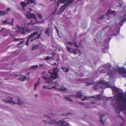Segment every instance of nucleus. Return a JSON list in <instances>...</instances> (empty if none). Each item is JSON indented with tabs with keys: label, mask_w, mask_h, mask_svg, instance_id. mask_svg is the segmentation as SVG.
Listing matches in <instances>:
<instances>
[{
	"label": "nucleus",
	"mask_w": 126,
	"mask_h": 126,
	"mask_svg": "<svg viewBox=\"0 0 126 126\" xmlns=\"http://www.w3.org/2000/svg\"><path fill=\"white\" fill-rule=\"evenodd\" d=\"M29 13L27 14L26 16L28 18H32L29 23H25L22 25L21 27L18 26V25L16 26L18 32L21 34H24L31 32V31H33L35 29H34V27H32L34 24L42 23V22L37 20L35 16L34 15L31 14L30 12H29Z\"/></svg>",
	"instance_id": "obj_1"
},
{
	"label": "nucleus",
	"mask_w": 126,
	"mask_h": 126,
	"mask_svg": "<svg viewBox=\"0 0 126 126\" xmlns=\"http://www.w3.org/2000/svg\"><path fill=\"white\" fill-rule=\"evenodd\" d=\"M49 75L47 74L45 77H43L45 79L46 82L49 84L48 86L44 85L43 88L45 89H48L50 90L53 88L55 89V82L53 80L55 79V68H54L52 70L48 71Z\"/></svg>",
	"instance_id": "obj_2"
},
{
	"label": "nucleus",
	"mask_w": 126,
	"mask_h": 126,
	"mask_svg": "<svg viewBox=\"0 0 126 126\" xmlns=\"http://www.w3.org/2000/svg\"><path fill=\"white\" fill-rule=\"evenodd\" d=\"M107 83L105 82V81L103 80H100L96 84V85L93 87V89L94 90H97L98 89L102 88V85L104 84H106Z\"/></svg>",
	"instance_id": "obj_3"
},
{
	"label": "nucleus",
	"mask_w": 126,
	"mask_h": 126,
	"mask_svg": "<svg viewBox=\"0 0 126 126\" xmlns=\"http://www.w3.org/2000/svg\"><path fill=\"white\" fill-rule=\"evenodd\" d=\"M111 65L110 64H108L106 65V68L105 69L106 71L102 72L103 73H107V75L108 76H112L113 74V71L110 69V67Z\"/></svg>",
	"instance_id": "obj_4"
},
{
	"label": "nucleus",
	"mask_w": 126,
	"mask_h": 126,
	"mask_svg": "<svg viewBox=\"0 0 126 126\" xmlns=\"http://www.w3.org/2000/svg\"><path fill=\"white\" fill-rule=\"evenodd\" d=\"M57 124L63 126H70L69 124L63 121H59L58 122L56 121V124Z\"/></svg>",
	"instance_id": "obj_5"
},
{
	"label": "nucleus",
	"mask_w": 126,
	"mask_h": 126,
	"mask_svg": "<svg viewBox=\"0 0 126 126\" xmlns=\"http://www.w3.org/2000/svg\"><path fill=\"white\" fill-rule=\"evenodd\" d=\"M12 21L11 22H8L7 19V18L5 20H3L2 21V24L3 25L8 24L9 25H13V22L14 21L13 18H12Z\"/></svg>",
	"instance_id": "obj_6"
},
{
	"label": "nucleus",
	"mask_w": 126,
	"mask_h": 126,
	"mask_svg": "<svg viewBox=\"0 0 126 126\" xmlns=\"http://www.w3.org/2000/svg\"><path fill=\"white\" fill-rule=\"evenodd\" d=\"M38 33V31H34L28 37L31 39V41H32L33 40L32 38L37 35Z\"/></svg>",
	"instance_id": "obj_7"
},
{
	"label": "nucleus",
	"mask_w": 126,
	"mask_h": 126,
	"mask_svg": "<svg viewBox=\"0 0 126 126\" xmlns=\"http://www.w3.org/2000/svg\"><path fill=\"white\" fill-rule=\"evenodd\" d=\"M67 50L70 51L71 53H73L74 54H77V52L76 51V50H78V49L77 48H76L74 49H71V48L70 47L67 46Z\"/></svg>",
	"instance_id": "obj_8"
},
{
	"label": "nucleus",
	"mask_w": 126,
	"mask_h": 126,
	"mask_svg": "<svg viewBox=\"0 0 126 126\" xmlns=\"http://www.w3.org/2000/svg\"><path fill=\"white\" fill-rule=\"evenodd\" d=\"M0 32H1V34L3 36H6L8 35L7 33V30L4 28L2 29L0 31Z\"/></svg>",
	"instance_id": "obj_9"
},
{
	"label": "nucleus",
	"mask_w": 126,
	"mask_h": 126,
	"mask_svg": "<svg viewBox=\"0 0 126 126\" xmlns=\"http://www.w3.org/2000/svg\"><path fill=\"white\" fill-rule=\"evenodd\" d=\"M102 96V95L101 94H97L93 96H90V97L91 98V99L94 98L95 99L99 100L101 99Z\"/></svg>",
	"instance_id": "obj_10"
},
{
	"label": "nucleus",
	"mask_w": 126,
	"mask_h": 126,
	"mask_svg": "<svg viewBox=\"0 0 126 126\" xmlns=\"http://www.w3.org/2000/svg\"><path fill=\"white\" fill-rule=\"evenodd\" d=\"M125 95L126 96V93L125 94ZM118 95L119 97L121 99L122 101H123L124 100L126 101V98L125 99H124L123 98L124 96V95L123 93H119L118 94Z\"/></svg>",
	"instance_id": "obj_11"
},
{
	"label": "nucleus",
	"mask_w": 126,
	"mask_h": 126,
	"mask_svg": "<svg viewBox=\"0 0 126 126\" xmlns=\"http://www.w3.org/2000/svg\"><path fill=\"white\" fill-rule=\"evenodd\" d=\"M3 101H5L6 102L9 103H13L14 104H15L16 103L14 102L13 101V99L11 97H10L8 98L7 100H3Z\"/></svg>",
	"instance_id": "obj_12"
},
{
	"label": "nucleus",
	"mask_w": 126,
	"mask_h": 126,
	"mask_svg": "<svg viewBox=\"0 0 126 126\" xmlns=\"http://www.w3.org/2000/svg\"><path fill=\"white\" fill-rule=\"evenodd\" d=\"M120 18L121 19V21L120 22V23H121V26H122L123 25V22L126 20V15H125L123 16H121L120 17Z\"/></svg>",
	"instance_id": "obj_13"
},
{
	"label": "nucleus",
	"mask_w": 126,
	"mask_h": 126,
	"mask_svg": "<svg viewBox=\"0 0 126 126\" xmlns=\"http://www.w3.org/2000/svg\"><path fill=\"white\" fill-rule=\"evenodd\" d=\"M55 89L56 90H59L62 91H64L67 90V89L66 88H64V86L63 85H62L61 87V88L58 89L56 88Z\"/></svg>",
	"instance_id": "obj_14"
},
{
	"label": "nucleus",
	"mask_w": 126,
	"mask_h": 126,
	"mask_svg": "<svg viewBox=\"0 0 126 126\" xmlns=\"http://www.w3.org/2000/svg\"><path fill=\"white\" fill-rule=\"evenodd\" d=\"M72 3V1L69 0L64 4L63 5L64 6H65V7H66L67 6L70 5Z\"/></svg>",
	"instance_id": "obj_15"
},
{
	"label": "nucleus",
	"mask_w": 126,
	"mask_h": 126,
	"mask_svg": "<svg viewBox=\"0 0 126 126\" xmlns=\"http://www.w3.org/2000/svg\"><path fill=\"white\" fill-rule=\"evenodd\" d=\"M67 1V0H58L57 2V5H59L60 3H65Z\"/></svg>",
	"instance_id": "obj_16"
},
{
	"label": "nucleus",
	"mask_w": 126,
	"mask_h": 126,
	"mask_svg": "<svg viewBox=\"0 0 126 126\" xmlns=\"http://www.w3.org/2000/svg\"><path fill=\"white\" fill-rule=\"evenodd\" d=\"M20 4L21 6L22 7L24 10L25 7H26V5L28 4L27 3L26 4L25 2L22 1L20 3Z\"/></svg>",
	"instance_id": "obj_17"
},
{
	"label": "nucleus",
	"mask_w": 126,
	"mask_h": 126,
	"mask_svg": "<svg viewBox=\"0 0 126 126\" xmlns=\"http://www.w3.org/2000/svg\"><path fill=\"white\" fill-rule=\"evenodd\" d=\"M115 11H112L108 10H107V13L106 14V16H108L109 15V14H114L115 13Z\"/></svg>",
	"instance_id": "obj_18"
},
{
	"label": "nucleus",
	"mask_w": 126,
	"mask_h": 126,
	"mask_svg": "<svg viewBox=\"0 0 126 126\" xmlns=\"http://www.w3.org/2000/svg\"><path fill=\"white\" fill-rule=\"evenodd\" d=\"M81 91H79V92H78L77 93V95H73V96H74L75 97H81L82 96V93H81Z\"/></svg>",
	"instance_id": "obj_19"
},
{
	"label": "nucleus",
	"mask_w": 126,
	"mask_h": 126,
	"mask_svg": "<svg viewBox=\"0 0 126 126\" xmlns=\"http://www.w3.org/2000/svg\"><path fill=\"white\" fill-rule=\"evenodd\" d=\"M116 112L117 114H119L121 112V110L120 109V107L117 106L116 107Z\"/></svg>",
	"instance_id": "obj_20"
},
{
	"label": "nucleus",
	"mask_w": 126,
	"mask_h": 126,
	"mask_svg": "<svg viewBox=\"0 0 126 126\" xmlns=\"http://www.w3.org/2000/svg\"><path fill=\"white\" fill-rule=\"evenodd\" d=\"M41 82V81L39 79L37 83H35L34 84V89L35 90L36 89L37 86L38 85L39 83Z\"/></svg>",
	"instance_id": "obj_21"
},
{
	"label": "nucleus",
	"mask_w": 126,
	"mask_h": 126,
	"mask_svg": "<svg viewBox=\"0 0 126 126\" xmlns=\"http://www.w3.org/2000/svg\"><path fill=\"white\" fill-rule=\"evenodd\" d=\"M26 1L27 4H29L30 3H33L35 5H37V4L32 0H27Z\"/></svg>",
	"instance_id": "obj_22"
},
{
	"label": "nucleus",
	"mask_w": 126,
	"mask_h": 126,
	"mask_svg": "<svg viewBox=\"0 0 126 126\" xmlns=\"http://www.w3.org/2000/svg\"><path fill=\"white\" fill-rule=\"evenodd\" d=\"M91 99V98L90 97H87L86 96H85L81 100L85 101L87 99L91 100H92Z\"/></svg>",
	"instance_id": "obj_23"
},
{
	"label": "nucleus",
	"mask_w": 126,
	"mask_h": 126,
	"mask_svg": "<svg viewBox=\"0 0 126 126\" xmlns=\"http://www.w3.org/2000/svg\"><path fill=\"white\" fill-rule=\"evenodd\" d=\"M66 7H65V6H64V5L62 6L60 9V11L61 13H62L65 10Z\"/></svg>",
	"instance_id": "obj_24"
},
{
	"label": "nucleus",
	"mask_w": 126,
	"mask_h": 126,
	"mask_svg": "<svg viewBox=\"0 0 126 126\" xmlns=\"http://www.w3.org/2000/svg\"><path fill=\"white\" fill-rule=\"evenodd\" d=\"M18 102L16 103V104L18 105H22L23 102L19 99H18Z\"/></svg>",
	"instance_id": "obj_25"
},
{
	"label": "nucleus",
	"mask_w": 126,
	"mask_h": 126,
	"mask_svg": "<svg viewBox=\"0 0 126 126\" xmlns=\"http://www.w3.org/2000/svg\"><path fill=\"white\" fill-rule=\"evenodd\" d=\"M39 45L37 44V45H33L32 46V50H33L34 49H37L38 48Z\"/></svg>",
	"instance_id": "obj_26"
},
{
	"label": "nucleus",
	"mask_w": 126,
	"mask_h": 126,
	"mask_svg": "<svg viewBox=\"0 0 126 126\" xmlns=\"http://www.w3.org/2000/svg\"><path fill=\"white\" fill-rule=\"evenodd\" d=\"M55 16V10L50 15V17L52 20H53V18Z\"/></svg>",
	"instance_id": "obj_27"
},
{
	"label": "nucleus",
	"mask_w": 126,
	"mask_h": 126,
	"mask_svg": "<svg viewBox=\"0 0 126 126\" xmlns=\"http://www.w3.org/2000/svg\"><path fill=\"white\" fill-rule=\"evenodd\" d=\"M111 89L113 92H116L118 91V89L117 87H114L113 86Z\"/></svg>",
	"instance_id": "obj_28"
},
{
	"label": "nucleus",
	"mask_w": 126,
	"mask_h": 126,
	"mask_svg": "<svg viewBox=\"0 0 126 126\" xmlns=\"http://www.w3.org/2000/svg\"><path fill=\"white\" fill-rule=\"evenodd\" d=\"M7 13L6 12H5L4 11H1L0 10V16H1L5 15Z\"/></svg>",
	"instance_id": "obj_29"
},
{
	"label": "nucleus",
	"mask_w": 126,
	"mask_h": 126,
	"mask_svg": "<svg viewBox=\"0 0 126 126\" xmlns=\"http://www.w3.org/2000/svg\"><path fill=\"white\" fill-rule=\"evenodd\" d=\"M62 69L63 71L66 72H67L69 70V69L68 68H66L64 67H62Z\"/></svg>",
	"instance_id": "obj_30"
},
{
	"label": "nucleus",
	"mask_w": 126,
	"mask_h": 126,
	"mask_svg": "<svg viewBox=\"0 0 126 126\" xmlns=\"http://www.w3.org/2000/svg\"><path fill=\"white\" fill-rule=\"evenodd\" d=\"M50 121L51 122H49V123L50 124H55V120L54 119H50Z\"/></svg>",
	"instance_id": "obj_31"
},
{
	"label": "nucleus",
	"mask_w": 126,
	"mask_h": 126,
	"mask_svg": "<svg viewBox=\"0 0 126 126\" xmlns=\"http://www.w3.org/2000/svg\"><path fill=\"white\" fill-rule=\"evenodd\" d=\"M49 28H47V29L45 30V33L47 35H49Z\"/></svg>",
	"instance_id": "obj_32"
},
{
	"label": "nucleus",
	"mask_w": 126,
	"mask_h": 126,
	"mask_svg": "<svg viewBox=\"0 0 126 126\" xmlns=\"http://www.w3.org/2000/svg\"><path fill=\"white\" fill-rule=\"evenodd\" d=\"M104 115L102 114L101 115H100V121L103 124H104V122L102 120V118L103 116Z\"/></svg>",
	"instance_id": "obj_33"
},
{
	"label": "nucleus",
	"mask_w": 126,
	"mask_h": 126,
	"mask_svg": "<svg viewBox=\"0 0 126 126\" xmlns=\"http://www.w3.org/2000/svg\"><path fill=\"white\" fill-rule=\"evenodd\" d=\"M29 41H31V39L30 38H29V37H28L27 38V40L26 41V45L27 46H28V44H29Z\"/></svg>",
	"instance_id": "obj_34"
},
{
	"label": "nucleus",
	"mask_w": 126,
	"mask_h": 126,
	"mask_svg": "<svg viewBox=\"0 0 126 126\" xmlns=\"http://www.w3.org/2000/svg\"><path fill=\"white\" fill-rule=\"evenodd\" d=\"M64 98L65 99L68 100L69 101L71 102L72 101V100H71L69 97L65 96L64 97Z\"/></svg>",
	"instance_id": "obj_35"
},
{
	"label": "nucleus",
	"mask_w": 126,
	"mask_h": 126,
	"mask_svg": "<svg viewBox=\"0 0 126 126\" xmlns=\"http://www.w3.org/2000/svg\"><path fill=\"white\" fill-rule=\"evenodd\" d=\"M26 79V77H20L19 79L22 81H24Z\"/></svg>",
	"instance_id": "obj_36"
},
{
	"label": "nucleus",
	"mask_w": 126,
	"mask_h": 126,
	"mask_svg": "<svg viewBox=\"0 0 126 126\" xmlns=\"http://www.w3.org/2000/svg\"><path fill=\"white\" fill-rule=\"evenodd\" d=\"M38 66L37 65H35L32 66L31 67V68L33 69H35L36 68H37Z\"/></svg>",
	"instance_id": "obj_37"
},
{
	"label": "nucleus",
	"mask_w": 126,
	"mask_h": 126,
	"mask_svg": "<svg viewBox=\"0 0 126 126\" xmlns=\"http://www.w3.org/2000/svg\"><path fill=\"white\" fill-rule=\"evenodd\" d=\"M23 39L22 38H15L14 40V41H17L22 40Z\"/></svg>",
	"instance_id": "obj_38"
},
{
	"label": "nucleus",
	"mask_w": 126,
	"mask_h": 126,
	"mask_svg": "<svg viewBox=\"0 0 126 126\" xmlns=\"http://www.w3.org/2000/svg\"><path fill=\"white\" fill-rule=\"evenodd\" d=\"M106 85L107 88H111V89L113 86L112 85L109 84H107Z\"/></svg>",
	"instance_id": "obj_39"
},
{
	"label": "nucleus",
	"mask_w": 126,
	"mask_h": 126,
	"mask_svg": "<svg viewBox=\"0 0 126 126\" xmlns=\"http://www.w3.org/2000/svg\"><path fill=\"white\" fill-rule=\"evenodd\" d=\"M37 16L38 17L40 18H42V15L40 14L39 13H38L37 14Z\"/></svg>",
	"instance_id": "obj_40"
},
{
	"label": "nucleus",
	"mask_w": 126,
	"mask_h": 126,
	"mask_svg": "<svg viewBox=\"0 0 126 126\" xmlns=\"http://www.w3.org/2000/svg\"><path fill=\"white\" fill-rule=\"evenodd\" d=\"M117 33H115L114 34H113L112 35L114 36H115L118 35V34L119 33V31L118 30H117Z\"/></svg>",
	"instance_id": "obj_41"
},
{
	"label": "nucleus",
	"mask_w": 126,
	"mask_h": 126,
	"mask_svg": "<svg viewBox=\"0 0 126 126\" xmlns=\"http://www.w3.org/2000/svg\"><path fill=\"white\" fill-rule=\"evenodd\" d=\"M41 33H40L38 34V35L36 37V39H39L41 37Z\"/></svg>",
	"instance_id": "obj_42"
},
{
	"label": "nucleus",
	"mask_w": 126,
	"mask_h": 126,
	"mask_svg": "<svg viewBox=\"0 0 126 126\" xmlns=\"http://www.w3.org/2000/svg\"><path fill=\"white\" fill-rule=\"evenodd\" d=\"M58 78L59 77L58 73L57 72H56V79Z\"/></svg>",
	"instance_id": "obj_43"
},
{
	"label": "nucleus",
	"mask_w": 126,
	"mask_h": 126,
	"mask_svg": "<svg viewBox=\"0 0 126 126\" xmlns=\"http://www.w3.org/2000/svg\"><path fill=\"white\" fill-rule=\"evenodd\" d=\"M24 41H20L19 43L18 44V46L20 45V44H22L24 42Z\"/></svg>",
	"instance_id": "obj_44"
},
{
	"label": "nucleus",
	"mask_w": 126,
	"mask_h": 126,
	"mask_svg": "<svg viewBox=\"0 0 126 126\" xmlns=\"http://www.w3.org/2000/svg\"><path fill=\"white\" fill-rule=\"evenodd\" d=\"M74 46L76 47H78V45H77V43L76 42H75L74 43Z\"/></svg>",
	"instance_id": "obj_45"
},
{
	"label": "nucleus",
	"mask_w": 126,
	"mask_h": 126,
	"mask_svg": "<svg viewBox=\"0 0 126 126\" xmlns=\"http://www.w3.org/2000/svg\"><path fill=\"white\" fill-rule=\"evenodd\" d=\"M74 46L76 47H78V45H77V43L76 42H75L74 43Z\"/></svg>",
	"instance_id": "obj_46"
},
{
	"label": "nucleus",
	"mask_w": 126,
	"mask_h": 126,
	"mask_svg": "<svg viewBox=\"0 0 126 126\" xmlns=\"http://www.w3.org/2000/svg\"><path fill=\"white\" fill-rule=\"evenodd\" d=\"M49 59L50 57H49L48 56L47 57H46V58L44 59V60H48Z\"/></svg>",
	"instance_id": "obj_47"
},
{
	"label": "nucleus",
	"mask_w": 126,
	"mask_h": 126,
	"mask_svg": "<svg viewBox=\"0 0 126 126\" xmlns=\"http://www.w3.org/2000/svg\"><path fill=\"white\" fill-rule=\"evenodd\" d=\"M105 16L103 15L101 16L99 18V19H102L104 18Z\"/></svg>",
	"instance_id": "obj_48"
},
{
	"label": "nucleus",
	"mask_w": 126,
	"mask_h": 126,
	"mask_svg": "<svg viewBox=\"0 0 126 126\" xmlns=\"http://www.w3.org/2000/svg\"><path fill=\"white\" fill-rule=\"evenodd\" d=\"M67 43L68 45H72L73 44V43L72 42H67Z\"/></svg>",
	"instance_id": "obj_49"
},
{
	"label": "nucleus",
	"mask_w": 126,
	"mask_h": 126,
	"mask_svg": "<svg viewBox=\"0 0 126 126\" xmlns=\"http://www.w3.org/2000/svg\"><path fill=\"white\" fill-rule=\"evenodd\" d=\"M56 30L57 31V33L58 34V35H59V36L60 37H61V36L60 35H59V32H58V30L57 29V28L56 27Z\"/></svg>",
	"instance_id": "obj_50"
},
{
	"label": "nucleus",
	"mask_w": 126,
	"mask_h": 126,
	"mask_svg": "<svg viewBox=\"0 0 126 126\" xmlns=\"http://www.w3.org/2000/svg\"><path fill=\"white\" fill-rule=\"evenodd\" d=\"M109 27V26H106L105 27H104L103 28L102 30H104L106 28H108Z\"/></svg>",
	"instance_id": "obj_51"
},
{
	"label": "nucleus",
	"mask_w": 126,
	"mask_h": 126,
	"mask_svg": "<svg viewBox=\"0 0 126 126\" xmlns=\"http://www.w3.org/2000/svg\"><path fill=\"white\" fill-rule=\"evenodd\" d=\"M11 9L10 8H8L6 9V11H10Z\"/></svg>",
	"instance_id": "obj_52"
},
{
	"label": "nucleus",
	"mask_w": 126,
	"mask_h": 126,
	"mask_svg": "<svg viewBox=\"0 0 126 126\" xmlns=\"http://www.w3.org/2000/svg\"><path fill=\"white\" fill-rule=\"evenodd\" d=\"M92 83H86V84L87 86L89 85L92 84Z\"/></svg>",
	"instance_id": "obj_53"
},
{
	"label": "nucleus",
	"mask_w": 126,
	"mask_h": 126,
	"mask_svg": "<svg viewBox=\"0 0 126 126\" xmlns=\"http://www.w3.org/2000/svg\"><path fill=\"white\" fill-rule=\"evenodd\" d=\"M53 1H54V2L53 4V5L55 3V0H51V1L52 2Z\"/></svg>",
	"instance_id": "obj_54"
},
{
	"label": "nucleus",
	"mask_w": 126,
	"mask_h": 126,
	"mask_svg": "<svg viewBox=\"0 0 126 126\" xmlns=\"http://www.w3.org/2000/svg\"><path fill=\"white\" fill-rule=\"evenodd\" d=\"M56 87L58 86H59V84L58 83H57L56 82Z\"/></svg>",
	"instance_id": "obj_55"
},
{
	"label": "nucleus",
	"mask_w": 126,
	"mask_h": 126,
	"mask_svg": "<svg viewBox=\"0 0 126 126\" xmlns=\"http://www.w3.org/2000/svg\"><path fill=\"white\" fill-rule=\"evenodd\" d=\"M45 117H47V118H49V119L50 118V117H49V116H46V115H45Z\"/></svg>",
	"instance_id": "obj_56"
},
{
	"label": "nucleus",
	"mask_w": 126,
	"mask_h": 126,
	"mask_svg": "<svg viewBox=\"0 0 126 126\" xmlns=\"http://www.w3.org/2000/svg\"><path fill=\"white\" fill-rule=\"evenodd\" d=\"M39 4L41 5L42 6H43L44 7H45V6L44 5H43L41 3H39Z\"/></svg>",
	"instance_id": "obj_57"
},
{
	"label": "nucleus",
	"mask_w": 126,
	"mask_h": 126,
	"mask_svg": "<svg viewBox=\"0 0 126 126\" xmlns=\"http://www.w3.org/2000/svg\"><path fill=\"white\" fill-rule=\"evenodd\" d=\"M121 119H122V122H123V123H124V120H123V118L122 117H121Z\"/></svg>",
	"instance_id": "obj_58"
},
{
	"label": "nucleus",
	"mask_w": 126,
	"mask_h": 126,
	"mask_svg": "<svg viewBox=\"0 0 126 126\" xmlns=\"http://www.w3.org/2000/svg\"><path fill=\"white\" fill-rule=\"evenodd\" d=\"M84 74H80V75L82 77L83 76Z\"/></svg>",
	"instance_id": "obj_59"
},
{
	"label": "nucleus",
	"mask_w": 126,
	"mask_h": 126,
	"mask_svg": "<svg viewBox=\"0 0 126 126\" xmlns=\"http://www.w3.org/2000/svg\"><path fill=\"white\" fill-rule=\"evenodd\" d=\"M57 61L58 62L59 60H60V59L59 58H58L57 59H56Z\"/></svg>",
	"instance_id": "obj_60"
},
{
	"label": "nucleus",
	"mask_w": 126,
	"mask_h": 126,
	"mask_svg": "<svg viewBox=\"0 0 126 126\" xmlns=\"http://www.w3.org/2000/svg\"><path fill=\"white\" fill-rule=\"evenodd\" d=\"M79 103L80 104H81V105H84V104L83 103H82V102H79Z\"/></svg>",
	"instance_id": "obj_61"
},
{
	"label": "nucleus",
	"mask_w": 126,
	"mask_h": 126,
	"mask_svg": "<svg viewBox=\"0 0 126 126\" xmlns=\"http://www.w3.org/2000/svg\"><path fill=\"white\" fill-rule=\"evenodd\" d=\"M51 54H52V55H55V53H51Z\"/></svg>",
	"instance_id": "obj_62"
},
{
	"label": "nucleus",
	"mask_w": 126,
	"mask_h": 126,
	"mask_svg": "<svg viewBox=\"0 0 126 126\" xmlns=\"http://www.w3.org/2000/svg\"><path fill=\"white\" fill-rule=\"evenodd\" d=\"M43 64H40V67H42V66H43Z\"/></svg>",
	"instance_id": "obj_63"
},
{
	"label": "nucleus",
	"mask_w": 126,
	"mask_h": 126,
	"mask_svg": "<svg viewBox=\"0 0 126 126\" xmlns=\"http://www.w3.org/2000/svg\"><path fill=\"white\" fill-rule=\"evenodd\" d=\"M58 68L57 67H56V71H58Z\"/></svg>",
	"instance_id": "obj_64"
}]
</instances>
